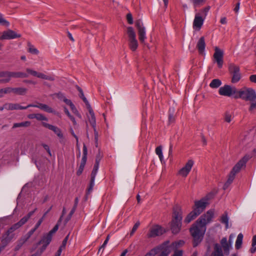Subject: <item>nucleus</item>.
<instances>
[{"label": "nucleus", "mask_w": 256, "mask_h": 256, "mask_svg": "<svg viewBox=\"0 0 256 256\" xmlns=\"http://www.w3.org/2000/svg\"><path fill=\"white\" fill-rule=\"evenodd\" d=\"M220 222L224 224H225L226 229L228 228V218L226 212H225L221 216Z\"/></svg>", "instance_id": "c9c22d12"}, {"label": "nucleus", "mask_w": 256, "mask_h": 256, "mask_svg": "<svg viewBox=\"0 0 256 256\" xmlns=\"http://www.w3.org/2000/svg\"><path fill=\"white\" fill-rule=\"evenodd\" d=\"M235 237V235L234 234H230L229 236L228 240V243L232 246L234 239Z\"/></svg>", "instance_id": "0e129e2a"}, {"label": "nucleus", "mask_w": 256, "mask_h": 256, "mask_svg": "<svg viewBox=\"0 0 256 256\" xmlns=\"http://www.w3.org/2000/svg\"><path fill=\"white\" fill-rule=\"evenodd\" d=\"M126 18L128 24H133V19L131 14L129 13L127 14Z\"/></svg>", "instance_id": "680f3d73"}, {"label": "nucleus", "mask_w": 256, "mask_h": 256, "mask_svg": "<svg viewBox=\"0 0 256 256\" xmlns=\"http://www.w3.org/2000/svg\"><path fill=\"white\" fill-rule=\"evenodd\" d=\"M52 236L48 233L44 235L40 243L44 244L42 248L41 252L44 250L46 246L50 244L52 239Z\"/></svg>", "instance_id": "5701e85b"}, {"label": "nucleus", "mask_w": 256, "mask_h": 256, "mask_svg": "<svg viewBox=\"0 0 256 256\" xmlns=\"http://www.w3.org/2000/svg\"><path fill=\"white\" fill-rule=\"evenodd\" d=\"M164 232V230L162 227L158 226H156L150 228L147 236L148 238H154L162 235Z\"/></svg>", "instance_id": "6ab92c4d"}, {"label": "nucleus", "mask_w": 256, "mask_h": 256, "mask_svg": "<svg viewBox=\"0 0 256 256\" xmlns=\"http://www.w3.org/2000/svg\"><path fill=\"white\" fill-rule=\"evenodd\" d=\"M32 75L36 76L38 78H40L44 80H48L50 81H54V78L53 76H47L43 73L38 72L34 70Z\"/></svg>", "instance_id": "a878e982"}, {"label": "nucleus", "mask_w": 256, "mask_h": 256, "mask_svg": "<svg viewBox=\"0 0 256 256\" xmlns=\"http://www.w3.org/2000/svg\"><path fill=\"white\" fill-rule=\"evenodd\" d=\"M156 153L158 156L160 160L162 162L163 159V154L162 152V146H158L156 148Z\"/></svg>", "instance_id": "ea45409f"}, {"label": "nucleus", "mask_w": 256, "mask_h": 256, "mask_svg": "<svg viewBox=\"0 0 256 256\" xmlns=\"http://www.w3.org/2000/svg\"><path fill=\"white\" fill-rule=\"evenodd\" d=\"M36 230V229L34 228H32L23 238L28 240Z\"/></svg>", "instance_id": "a18cd8bd"}, {"label": "nucleus", "mask_w": 256, "mask_h": 256, "mask_svg": "<svg viewBox=\"0 0 256 256\" xmlns=\"http://www.w3.org/2000/svg\"><path fill=\"white\" fill-rule=\"evenodd\" d=\"M20 228V226L18 223L13 224L8 230L2 236L5 238L7 240L10 239V241L11 242V240L14 238V234H13V232H14L16 230Z\"/></svg>", "instance_id": "f3484780"}, {"label": "nucleus", "mask_w": 256, "mask_h": 256, "mask_svg": "<svg viewBox=\"0 0 256 256\" xmlns=\"http://www.w3.org/2000/svg\"><path fill=\"white\" fill-rule=\"evenodd\" d=\"M174 109H172H172H170L168 119H169L170 122H173L174 121V120H175V118H174Z\"/></svg>", "instance_id": "de8ad7c7"}, {"label": "nucleus", "mask_w": 256, "mask_h": 256, "mask_svg": "<svg viewBox=\"0 0 256 256\" xmlns=\"http://www.w3.org/2000/svg\"><path fill=\"white\" fill-rule=\"evenodd\" d=\"M20 37V34H17L12 30H8L4 31L2 32V34L0 37V40H10Z\"/></svg>", "instance_id": "dca6fc26"}, {"label": "nucleus", "mask_w": 256, "mask_h": 256, "mask_svg": "<svg viewBox=\"0 0 256 256\" xmlns=\"http://www.w3.org/2000/svg\"><path fill=\"white\" fill-rule=\"evenodd\" d=\"M28 77V74L23 72H0V78H4L1 82H8L12 78H24Z\"/></svg>", "instance_id": "39448f33"}, {"label": "nucleus", "mask_w": 256, "mask_h": 256, "mask_svg": "<svg viewBox=\"0 0 256 256\" xmlns=\"http://www.w3.org/2000/svg\"><path fill=\"white\" fill-rule=\"evenodd\" d=\"M236 89L234 87H232L230 85H224L219 88L218 92L221 96H230L236 94Z\"/></svg>", "instance_id": "9d476101"}, {"label": "nucleus", "mask_w": 256, "mask_h": 256, "mask_svg": "<svg viewBox=\"0 0 256 256\" xmlns=\"http://www.w3.org/2000/svg\"><path fill=\"white\" fill-rule=\"evenodd\" d=\"M136 26L138 30V38L140 42L143 43L146 38V32L144 27L143 26L141 20H138L136 22Z\"/></svg>", "instance_id": "f8f14e48"}, {"label": "nucleus", "mask_w": 256, "mask_h": 256, "mask_svg": "<svg viewBox=\"0 0 256 256\" xmlns=\"http://www.w3.org/2000/svg\"><path fill=\"white\" fill-rule=\"evenodd\" d=\"M214 214V210H208L201 216L190 228V231L194 238V246H196L202 240L206 231V225L210 222Z\"/></svg>", "instance_id": "f257e3e1"}, {"label": "nucleus", "mask_w": 256, "mask_h": 256, "mask_svg": "<svg viewBox=\"0 0 256 256\" xmlns=\"http://www.w3.org/2000/svg\"><path fill=\"white\" fill-rule=\"evenodd\" d=\"M140 224V222H137L134 224L130 232V235H132L134 233V232L136 230L138 227L139 226Z\"/></svg>", "instance_id": "bf43d9fd"}, {"label": "nucleus", "mask_w": 256, "mask_h": 256, "mask_svg": "<svg viewBox=\"0 0 256 256\" xmlns=\"http://www.w3.org/2000/svg\"><path fill=\"white\" fill-rule=\"evenodd\" d=\"M205 47L206 44L204 42V37H201L198 40L196 44V48L198 49V52L200 54H204Z\"/></svg>", "instance_id": "cd10ccee"}, {"label": "nucleus", "mask_w": 256, "mask_h": 256, "mask_svg": "<svg viewBox=\"0 0 256 256\" xmlns=\"http://www.w3.org/2000/svg\"><path fill=\"white\" fill-rule=\"evenodd\" d=\"M42 146L44 147V148L48 152L49 156H52V153H51V152H50V148L46 144H42Z\"/></svg>", "instance_id": "69168bd1"}, {"label": "nucleus", "mask_w": 256, "mask_h": 256, "mask_svg": "<svg viewBox=\"0 0 256 256\" xmlns=\"http://www.w3.org/2000/svg\"><path fill=\"white\" fill-rule=\"evenodd\" d=\"M64 111L65 114L68 116L70 120L74 124H76V120L70 114L68 109L66 107H64Z\"/></svg>", "instance_id": "79ce46f5"}, {"label": "nucleus", "mask_w": 256, "mask_h": 256, "mask_svg": "<svg viewBox=\"0 0 256 256\" xmlns=\"http://www.w3.org/2000/svg\"><path fill=\"white\" fill-rule=\"evenodd\" d=\"M26 241L27 240L26 239H24L23 237L18 240L16 242V246L14 248V250H18Z\"/></svg>", "instance_id": "f704fd0d"}, {"label": "nucleus", "mask_w": 256, "mask_h": 256, "mask_svg": "<svg viewBox=\"0 0 256 256\" xmlns=\"http://www.w3.org/2000/svg\"><path fill=\"white\" fill-rule=\"evenodd\" d=\"M158 248H154L148 252L144 256H154L157 254V250Z\"/></svg>", "instance_id": "864d4df0"}, {"label": "nucleus", "mask_w": 256, "mask_h": 256, "mask_svg": "<svg viewBox=\"0 0 256 256\" xmlns=\"http://www.w3.org/2000/svg\"><path fill=\"white\" fill-rule=\"evenodd\" d=\"M88 121L92 127L94 128V139L96 142H97L98 140V132L96 130V117L94 116V112H90V115L88 116Z\"/></svg>", "instance_id": "a211bd4d"}, {"label": "nucleus", "mask_w": 256, "mask_h": 256, "mask_svg": "<svg viewBox=\"0 0 256 256\" xmlns=\"http://www.w3.org/2000/svg\"><path fill=\"white\" fill-rule=\"evenodd\" d=\"M127 33L128 37L130 48L132 51H135L138 46L136 32L132 27H128L127 30Z\"/></svg>", "instance_id": "0eeeda50"}, {"label": "nucleus", "mask_w": 256, "mask_h": 256, "mask_svg": "<svg viewBox=\"0 0 256 256\" xmlns=\"http://www.w3.org/2000/svg\"><path fill=\"white\" fill-rule=\"evenodd\" d=\"M60 223V222H59L58 220L56 224L54 227V228L51 230L50 231L48 234H50L52 236V234L58 230Z\"/></svg>", "instance_id": "5fc2aeb1"}, {"label": "nucleus", "mask_w": 256, "mask_h": 256, "mask_svg": "<svg viewBox=\"0 0 256 256\" xmlns=\"http://www.w3.org/2000/svg\"><path fill=\"white\" fill-rule=\"evenodd\" d=\"M84 168V166H82V165L80 166L76 172V174L78 176H80L82 174Z\"/></svg>", "instance_id": "338daca9"}, {"label": "nucleus", "mask_w": 256, "mask_h": 256, "mask_svg": "<svg viewBox=\"0 0 256 256\" xmlns=\"http://www.w3.org/2000/svg\"><path fill=\"white\" fill-rule=\"evenodd\" d=\"M250 80L252 82L256 83V74L251 75L250 77Z\"/></svg>", "instance_id": "774afa93"}, {"label": "nucleus", "mask_w": 256, "mask_h": 256, "mask_svg": "<svg viewBox=\"0 0 256 256\" xmlns=\"http://www.w3.org/2000/svg\"><path fill=\"white\" fill-rule=\"evenodd\" d=\"M28 106H29V108H38L49 113H55V111L54 110H53V108H52L47 104L42 103H38L36 104H30L28 105Z\"/></svg>", "instance_id": "412c9836"}, {"label": "nucleus", "mask_w": 256, "mask_h": 256, "mask_svg": "<svg viewBox=\"0 0 256 256\" xmlns=\"http://www.w3.org/2000/svg\"><path fill=\"white\" fill-rule=\"evenodd\" d=\"M31 123L30 121H25L18 123H14L12 128L14 129L17 128L24 127L27 128L30 126Z\"/></svg>", "instance_id": "c756f323"}, {"label": "nucleus", "mask_w": 256, "mask_h": 256, "mask_svg": "<svg viewBox=\"0 0 256 256\" xmlns=\"http://www.w3.org/2000/svg\"><path fill=\"white\" fill-rule=\"evenodd\" d=\"M10 239H6L4 237H2V239L1 240L2 246H0V253L1 252L4 248L10 242Z\"/></svg>", "instance_id": "58836bf2"}, {"label": "nucleus", "mask_w": 256, "mask_h": 256, "mask_svg": "<svg viewBox=\"0 0 256 256\" xmlns=\"http://www.w3.org/2000/svg\"><path fill=\"white\" fill-rule=\"evenodd\" d=\"M42 125L48 128L50 130H52L56 135L57 136L60 138H63V134L62 132V131L60 128H59L58 127L50 124H49L42 122Z\"/></svg>", "instance_id": "aec40b11"}, {"label": "nucleus", "mask_w": 256, "mask_h": 256, "mask_svg": "<svg viewBox=\"0 0 256 256\" xmlns=\"http://www.w3.org/2000/svg\"><path fill=\"white\" fill-rule=\"evenodd\" d=\"M184 243V241L180 240L179 242H173L170 246V248L172 247L174 248H177L178 246L182 245Z\"/></svg>", "instance_id": "052dcab7"}, {"label": "nucleus", "mask_w": 256, "mask_h": 256, "mask_svg": "<svg viewBox=\"0 0 256 256\" xmlns=\"http://www.w3.org/2000/svg\"><path fill=\"white\" fill-rule=\"evenodd\" d=\"M110 240V236L108 235L106 238V239L105 240L104 244L102 245V246L100 248L99 250H98V252H100L101 250H102V252H103L104 248H105V247L106 246L108 240Z\"/></svg>", "instance_id": "603ef678"}, {"label": "nucleus", "mask_w": 256, "mask_h": 256, "mask_svg": "<svg viewBox=\"0 0 256 256\" xmlns=\"http://www.w3.org/2000/svg\"><path fill=\"white\" fill-rule=\"evenodd\" d=\"M222 84V82L219 79H214L212 80L210 84V86L212 88H218Z\"/></svg>", "instance_id": "4c0bfd02"}, {"label": "nucleus", "mask_w": 256, "mask_h": 256, "mask_svg": "<svg viewBox=\"0 0 256 256\" xmlns=\"http://www.w3.org/2000/svg\"><path fill=\"white\" fill-rule=\"evenodd\" d=\"M8 94L13 92L19 95H24L27 92V89L24 88H12L11 87H8Z\"/></svg>", "instance_id": "393cba45"}, {"label": "nucleus", "mask_w": 256, "mask_h": 256, "mask_svg": "<svg viewBox=\"0 0 256 256\" xmlns=\"http://www.w3.org/2000/svg\"><path fill=\"white\" fill-rule=\"evenodd\" d=\"M210 6H207L205 7L204 8L200 10L199 12L196 13V14H199L200 16H202V18H204L205 19L206 17V16L208 13V11L210 10Z\"/></svg>", "instance_id": "e433bc0d"}, {"label": "nucleus", "mask_w": 256, "mask_h": 256, "mask_svg": "<svg viewBox=\"0 0 256 256\" xmlns=\"http://www.w3.org/2000/svg\"><path fill=\"white\" fill-rule=\"evenodd\" d=\"M204 18H202V16H200L199 14H196L193 22V28H194L200 29L202 26L204 22Z\"/></svg>", "instance_id": "4be33fe9"}, {"label": "nucleus", "mask_w": 256, "mask_h": 256, "mask_svg": "<svg viewBox=\"0 0 256 256\" xmlns=\"http://www.w3.org/2000/svg\"><path fill=\"white\" fill-rule=\"evenodd\" d=\"M208 204L207 199L205 198H202L199 200H196L194 205L192 207V210L199 216L205 210Z\"/></svg>", "instance_id": "1a4fd4ad"}, {"label": "nucleus", "mask_w": 256, "mask_h": 256, "mask_svg": "<svg viewBox=\"0 0 256 256\" xmlns=\"http://www.w3.org/2000/svg\"><path fill=\"white\" fill-rule=\"evenodd\" d=\"M224 51L218 47L216 46L214 48V58L215 62H216L218 68H222L224 63Z\"/></svg>", "instance_id": "9b49d317"}, {"label": "nucleus", "mask_w": 256, "mask_h": 256, "mask_svg": "<svg viewBox=\"0 0 256 256\" xmlns=\"http://www.w3.org/2000/svg\"><path fill=\"white\" fill-rule=\"evenodd\" d=\"M194 164V162L192 160H188L185 166L179 170V174L182 176L186 177L190 172Z\"/></svg>", "instance_id": "2eb2a0df"}, {"label": "nucleus", "mask_w": 256, "mask_h": 256, "mask_svg": "<svg viewBox=\"0 0 256 256\" xmlns=\"http://www.w3.org/2000/svg\"><path fill=\"white\" fill-rule=\"evenodd\" d=\"M96 174L94 173L91 174V178H90V181L89 184V186L88 188V193L90 194L92 192V190L93 188L94 185V180H95V178L96 176Z\"/></svg>", "instance_id": "7c9ffc66"}, {"label": "nucleus", "mask_w": 256, "mask_h": 256, "mask_svg": "<svg viewBox=\"0 0 256 256\" xmlns=\"http://www.w3.org/2000/svg\"><path fill=\"white\" fill-rule=\"evenodd\" d=\"M36 118L38 120H45L48 121V119L44 115L41 114H36Z\"/></svg>", "instance_id": "49530a36"}, {"label": "nucleus", "mask_w": 256, "mask_h": 256, "mask_svg": "<svg viewBox=\"0 0 256 256\" xmlns=\"http://www.w3.org/2000/svg\"><path fill=\"white\" fill-rule=\"evenodd\" d=\"M28 219L29 218L26 216L17 223L19 224V226L21 227L22 226H23L24 224H26L27 222Z\"/></svg>", "instance_id": "6e6d98bb"}, {"label": "nucleus", "mask_w": 256, "mask_h": 256, "mask_svg": "<svg viewBox=\"0 0 256 256\" xmlns=\"http://www.w3.org/2000/svg\"><path fill=\"white\" fill-rule=\"evenodd\" d=\"M208 204L207 199L205 198H202L199 200H196L194 205L192 207V210L199 216L205 210Z\"/></svg>", "instance_id": "6e6552de"}, {"label": "nucleus", "mask_w": 256, "mask_h": 256, "mask_svg": "<svg viewBox=\"0 0 256 256\" xmlns=\"http://www.w3.org/2000/svg\"><path fill=\"white\" fill-rule=\"evenodd\" d=\"M256 109V102H252L250 104V106L249 108V110L250 112L253 111L254 110Z\"/></svg>", "instance_id": "e2e57ef3"}, {"label": "nucleus", "mask_w": 256, "mask_h": 256, "mask_svg": "<svg viewBox=\"0 0 256 256\" xmlns=\"http://www.w3.org/2000/svg\"><path fill=\"white\" fill-rule=\"evenodd\" d=\"M232 248L228 242L226 238H223L220 240V245L216 244L214 246V252L212 253L211 256H223L222 248L224 253L226 255H228L230 254V250Z\"/></svg>", "instance_id": "7ed1b4c3"}, {"label": "nucleus", "mask_w": 256, "mask_h": 256, "mask_svg": "<svg viewBox=\"0 0 256 256\" xmlns=\"http://www.w3.org/2000/svg\"><path fill=\"white\" fill-rule=\"evenodd\" d=\"M6 94H8V87L0 88V98L4 97Z\"/></svg>", "instance_id": "8fccbe9b"}, {"label": "nucleus", "mask_w": 256, "mask_h": 256, "mask_svg": "<svg viewBox=\"0 0 256 256\" xmlns=\"http://www.w3.org/2000/svg\"><path fill=\"white\" fill-rule=\"evenodd\" d=\"M100 158H96L92 173L97 174L100 164Z\"/></svg>", "instance_id": "a19ab883"}, {"label": "nucleus", "mask_w": 256, "mask_h": 256, "mask_svg": "<svg viewBox=\"0 0 256 256\" xmlns=\"http://www.w3.org/2000/svg\"><path fill=\"white\" fill-rule=\"evenodd\" d=\"M252 246L250 252L252 253H254L256 251V235L252 238Z\"/></svg>", "instance_id": "09e8293b"}, {"label": "nucleus", "mask_w": 256, "mask_h": 256, "mask_svg": "<svg viewBox=\"0 0 256 256\" xmlns=\"http://www.w3.org/2000/svg\"><path fill=\"white\" fill-rule=\"evenodd\" d=\"M168 244L169 242L167 241L155 248H158L157 254L160 252L159 256H168L170 252V246H168Z\"/></svg>", "instance_id": "4468645a"}, {"label": "nucleus", "mask_w": 256, "mask_h": 256, "mask_svg": "<svg viewBox=\"0 0 256 256\" xmlns=\"http://www.w3.org/2000/svg\"><path fill=\"white\" fill-rule=\"evenodd\" d=\"M243 239V234L240 233L238 234L235 246L236 249H239L242 246Z\"/></svg>", "instance_id": "72a5a7b5"}, {"label": "nucleus", "mask_w": 256, "mask_h": 256, "mask_svg": "<svg viewBox=\"0 0 256 256\" xmlns=\"http://www.w3.org/2000/svg\"><path fill=\"white\" fill-rule=\"evenodd\" d=\"M6 108H7V110H26L29 108V106H28V105L26 106H22L17 103H6Z\"/></svg>", "instance_id": "b1692460"}, {"label": "nucleus", "mask_w": 256, "mask_h": 256, "mask_svg": "<svg viewBox=\"0 0 256 256\" xmlns=\"http://www.w3.org/2000/svg\"><path fill=\"white\" fill-rule=\"evenodd\" d=\"M238 96L236 98H240L246 101L252 102L256 98V93L255 91L250 88H244L238 92Z\"/></svg>", "instance_id": "20e7f679"}, {"label": "nucleus", "mask_w": 256, "mask_h": 256, "mask_svg": "<svg viewBox=\"0 0 256 256\" xmlns=\"http://www.w3.org/2000/svg\"><path fill=\"white\" fill-rule=\"evenodd\" d=\"M28 52L32 54H38V50L32 46L29 48Z\"/></svg>", "instance_id": "13d9d810"}, {"label": "nucleus", "mask_w": 256, "mask_h": 256, "mask_svg": "<svg viewBox=\"0 0 256 256\" xmlns=\"http://www.w3.org/2000/svg\"><path fill=\"white\" fill-rule=\"evenodd\" d=\"M249 159V156H246L240 159L233 167L230 172L236 175V174L239 172L240 170L245 166L246 162Z\"/></svg>", "instance_id": "ddd939ff"}, {"label": "nucleus", "mask_w": 256, "mask_h": 256, "mask_svg": "<svg viewBox=\"0 0 256 256\" xmlns=\"http://www.w3.org/2000/svg\"><path fill=\"white\" fill-rule=\"evenodd\" d=\"M236 175L230 172L227 181L226 182L224 186V189L226 190L228 186L232 183Z\"/></svg>", "instance_id": "2f4dec72"}, {"label": "nucleus", "mask_w": 256, "mask_h": 256, "mask_svg": "<svg viewBox=\"0 0 256 256\" xmlns=\"http://www.w3.org/2000/svg\"><path fill=\"white\" fill-rule=\"evenodd\" d=\"M0 24L7 26L10 25L9 22L3 18V16L1 14H0Z\"/></svg>", "instance_id": "3c124183"}, {"label": "nucleus", "mask_w": 256, "mask_h": 256, "mask_svg": "<svg viewBox=\"0 0 256 256\" xmlns=\"http://www.w3.org/2000/svg\"><path fill=\"white\" fill-rule=\"evenodd\" d=\"M224 120L226 122H230L232 120V114L228 112H226L224 114Z\"/></svg>", "instance_id": "c03bdc74"}, {"label": "nucleus", "mask_w": 256, "mask_h": 256, "mask_svg": "<svg viewBox=\"0 0 256 256\" xmlns=\"http://www.w3.org/2000/svg\"><path fill=\"white\" fill-rule=\"evenodd\" d=\"M182 218V210L178 206L174 207L170 224V228L173 234H176L180 230Z\"/></svg>", "instance_id": "f03ea898"}, {"label": "nucleus", "mask_w": 256, "mask_h": 256, "mask_svg": "<svg viewBox=\"0 0 256 256\" xmlns=\"http://www.w3.org/2000/svg\"><path fill=\"white\" fill-rule=\"evenodd\" d=\"M198 216V215L196 214V212H194L193 210H192L186 216V218H185V219L184 220V222L186 224H188L192 220L195 219Z\"/></svg>", "instance_id": "c85d7f7f"}, {"label": "nucleus", "mask_w": 256, "mask_h": 256, "mask_svg": "<svg viewBox=\"0 0 256 256\" xmlns=\"http://www.w3.org/2000/svg\"><path fill=\"white\" fill-rule=\"evenodd\" d=\"M76 88H77L78 91L80 92L79 96L83 100L84 102L86 105L87 108L88 110L89 115H90V112H94V111H93L92 107L90 106L88 100H86V98L84 96V94L83 92L82 89L78 86H76Z\"/></svg>", "instance_id": "bb28decb"}, {"label": "nucleus", "mask_w": 256, "mask_h": 256, "mask_svg": "<svg viewBox=\"0 0 256 256\" xmlns=\"http://www.w3.org/2000/svg\"><path fill=\"white\" fill-rule=\"evenodd\" d=\"M194 8L200 7L205 3L206 0H190Z\"/></svg>", "instance_id": "473e14b6"}, {"label": "nucleus", "mask_w": 256, "mask_h": 256, "mask_svg": "<svg viewBox=\"0 0 256 256\" xmlns=\"http://www.w3.org/2000/svg\"><path fill=\"white\" fill-rule=\"evenodd\" d=\"M54 95L56 96V97L60 100H62L63 102L64 101V100L66 98V97L65 96L64 94H63V93H62L61 92H59L54 94Z\"/></svg>", "instance_id": "4d7b16f0"}, {"label": "nucleus", "mask_w": 256, "mask_h": 256, "mask_svg": "<svg viewBox=\"0 0 256 256\" xmlns=\"http://www.w3.org/2000/svg\"><path fill=\"white\" fill-rule=\"evenodd\" d=\"M75 211H76V210H74V208H72V210H71V211L70 212V214H68V215L66 216V218L64 220V226H66V224L71 219L72 216L73 215V214H74Z\"/></svg>", "instance_id": "37998d69"}, {"label": "nucleus", "mask_w": 256, "mask_h": 256, "mask_svg": "<svg viewBox=\"0 0 256 256\" xmlns=\"http://www.w3.org/2000/svg\"><path fill=\"white\" fill-rule=\"evenodd\" d=\"M228 70L232 75L231 82L232 83L238 82L241 78L240 67L234 64H228Z\"/></svg>", "instance_id": "423d86ee"}]
</instances>
